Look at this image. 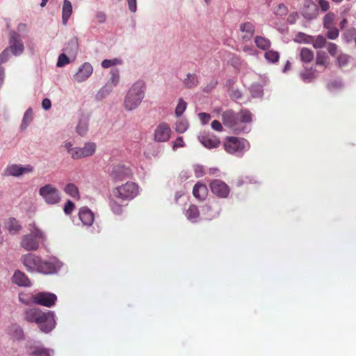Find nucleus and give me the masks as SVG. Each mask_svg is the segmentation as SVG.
<instances>
[{
	"label": "nucleus",
	"mask_w": 356,
	"mask_h": 356,
	"mask_svg": "<svg viewBox=\"0 0 356 356\" xmlns=\"http://www.w3.org/2000/svg\"><path fill=\"white\" fill-rule=\"evenodd\" d=\"M223 124L230 128L235 133H240L244 130L243 124L252 121V113L247 109H242L238 113L232 110H227L222 114Z\"/></svg>",
	"instance_id": "obj_1"
},
{
	"label": "nucleus",
	"mask_w": 356,
	"mask_h": 356,
	"mask_svg": "<svg viewBox=\"0 0 356 356\" xmlns=\"http://www.w3.org/2000/svg\"><path fill=\"white\" fill-rule=\"evenodd\" d=\"M145 93V83L141 80L136 81L129 89L124 100L127 111L136 108L142 102Z\"/></svg>",
	"instance_id": "obj_2"
},
{
	"label": "nucleus",
	"mask_w": 356,
	"mask_h": 356,
	"mask_svg": "<svg viewBox=\"0 0 356 356\" xmlns=\"http://www.w3.org/2000/svg\"><path fill=\"white\" fill-rule=\"evenodd\" d=\"M225 151L231 154L241 156L244 152L248 149L249 143L244 138L234 136L227 137L224 142Z\"/></svg>",
	"instance_id": "obj_3"
},
{
	"label": "nucleus",
	"mask_w": 356,
	"mask_h": 356,
	"mask_svg": "<svg viewBox=\"0 0 356 356\" xmlns=\"http://www.w3.org/2000/svg\"><path fill=\"white\" fill-rule=\"evenodd\" d=\"M139 193L138 186L131 181L124 184L117 186L113 191V195L122 200H131L138 195Z\"/></svg>",
	"instance_id": "obj_4"
},
{
	"label": "nucleus",
	"mask_w": 356,
	"mask_h": 356,
	"mask_svg": "<svg viewBox=\"0 0 356 356\" xmlns=\"http://www.w3.org/2000/svg\"><path fill=\"white\" fill-rule=\"evenodd\" d=\"M42 236V232L34 227L31 229L30 234L22 236L20 245L26 251L36 250L39 248Z\"/></svg>",
	"instance_id": "obj_5"
},
{
	"label": "nucleus",
	"mask_w": 356,
	"mask_h": 356,
	"mask_svg": "<svg viewBox=\"0 0 356 356\" xmlns=\"http://www.w3.org/2000/svg\"><path fill=\"white\" fill-rule=\"evenodd\" d=\"M18 300L20 303L26 306L32 305L44 306V291L36 294L26 291H20L18 293Z\"/></svg>",
	"instance_id": "obj_6"
},
{
	"label": "nucleus",
	"mask_w": 356,
	"mask_h": 356,
	"mask_svg": "<svg viewBox=\"0 0 356 356\" xmlns=\"http://www.w3.org/2000/svg\"><path fill=\"white\" fill-rule=\"evenodd\" d=\"M22 262L29 271L44 273V263L40 257L28 253L23 256Z\"/></svg>",
	"instance_id": "obj_7"
},
{
	"label": "nucleus",
	"mask_w": 356,
	"mask_h": 356,
	"mask_svg": "<svg viewBox=\"0 0 356 356\" xmlns=\"http://www.w3.org/2000/svg\"><path fill=\"white\" fill-rule=\"evenodd\" d=\"M24 319L31 323H35L42 332H44V312L38 308L25 310Z\"/></svg>",
	"instance_id": "obj_8"
},
{
	"label": "nucleus",
	"mask_w": 356,
	"mask_h": 356,
	"mask_svg": "<svg viewBox=\"0 0 356 356\" xmlns=\"http://www.w3.org/2000/svg\"><path fill=\"white\" fill-rule=\"evenodd\" d=\"M221 211V207L218 201L213 200L209 201L202 207V213L206 220H211L217 218Z\"/></svg>",
	"instance_id": "obj_9"
},
{
	"label": "nucleus",
	"mask_w": 356,
	"mask_h": 356,
	"mask_svg": "<svg viewBox=\"0 0 356 356\" xmlns=\"http://www.w3.org/2000/svg\"><path fill=\"white\" fill-rule=\"evenodd\" d=\"M33 168L31 165H22L17 164L8 165L4 170L5 176L19 177L32 172Z\"/></svg>",
	"instance_id": "obj_10"
},
{
	"label": "nucleus",
	"mask_w": 356,
	"mask_h": 356,
	"mask_svg": "<svg viewBox=\"0 0 356 356\" xmlns=\"http://www.w3.org/2000/svg\"><path fill=\"white\" fill-rule=\"evenodd\" d=\"M211 192L216 196L225 198L229 193V188L221 179H213L210 184Z\"/></svg>",
	"instance_id": "obj_11"
},
{
	"label": "nucleus",
	"mask_w": 356,
	"mask_h": 356,
	"mask_svg": "<svg viewBox=\"0 0 356 356\" xmlns=\"http://www.w3.org/2000/svg\"><path fill=\"white\" fill-rule=\"evenodd\" d=\"M171 134L170 126L165 123H160L154 130V140L156 142H166L169 140Z\"/></svg>",
	"instance_id": "obj_12"
},
{
	"label": "nucleus",
	"mask_w": 356,
	"mask_h": 356,
	"mask_svg": "<svg viewBox=\"0 0 356 356\" xmlns=\"http://www.w3.org/2000/svg\"><path fill=\"white\" fill-rule=\"evenodd\" d=\"M63 263L54 256L46 254V275H54L58 273Z\"/></svg>",
	"instance_id": "obj_13"
},
{
	"label": "nucleus",
	"mask_w": 356,
	"mask_h": 356,
	"mask_svg": "<svg viewBox=\"0 0 356 356\" xmlns=\"http://www.w3.org/2000/svg\"><path fill=\"white\" fill-rule=\"evenodd\" d=\"M110 174L114 178H124L131 177L133 170L130 166L119 163L112 167Z\"/></svg>",
	"instance_id": "obj_14"
},
{
	"label": "nucleus",
	"mask_w": 356,
	"mask_h": 356,
	"mask_svg": "<svg viewBox=\"0 0 356 356\" xmlns=\"http://www.w3.org/2000/svg\"><path fill=\"white\" fill-rule=\"evenodd\" d=\"M318 9L317 5L312 0H305L302 8V16L307 19H312L317 17Z\"/></svg>",
	"instance_id": "obj_15"
},
{
	"label": "nucleus",
	"mask_w": 356,
	"mask_h": 356,
	"mask_svg": "<svg viewBox=\"0 0 356 356\" xmlns=\"http://www.w3.org/2000/svg\"><path fill=\"white\" fill-rule=\"evenodd\" d=\"M11 282L20 287H31L32 286V282L26 275L19 270H15L11 277Z\"/></svg>",
	"instance_id": "obj_16"
},
{
	"label": "nucleus",
	"mask_w": 356,
	"mask_h": 356,
	"mask_svg": "<svg viewBox=\"0 0 356 356\" xmlns=\"http://www.w3.org/2000/svg\"><path fill=\"white\" fill-rule=\"evenodd\" d=\"M93 71L92 66L89 63H84L74 74V79L77 82H83L88 79Z\"/></svg>",
	"instance_id": "obj_17"
},
{
	"label": "nucleus",
	"mask_w": 356,
	"mask_h": 356,
	"mask_svg": "<svg viewBox=\"0 0 356 356\" xmlns=\"http://www.w3.org/2000/svg\"><path fill=\"white\" fill-rule=\"evenodd\" d=\"M10 47L15 55H19L24 50V45L20 40L19 35L16 32H11L10 35Z\"/></svg>",
	"instance_id": "obj_18"
},
{
	"label": "nucleus",
	"mask_w": 356,
	"mask_h": 356,
	"mask_svg": "<svg viewBox=\"0 0 356 356\" xmlns=\"http://www.w3.org/2000/svg\"><path fill=\"white\" fill-rule=\"evenodd\" d=\"M61 200L60 192L54 186L46 184V203L56 204Z\"/></svg>",
	"instance_id": "obj_19"
},
{
	"label": "nucleus",
	"mask_w": 356,
	"mask_h": 356,
	"mask_svg": "<svg viewBox=\"0 0 356 356\" xmlns=\"http://www.w3.org/2000/svg\"><path fill=\"white\" fill-rule=\"evenodd\" d=\"M7 334L15 341L24 339V333L22 327L17 323H11L6 330Z\"/></svg>",
	"instance_id": "obj_20"
},
{
	"label": "nucleus",
	"mask_w": 356,
	"mask_h": 356,
	"mask_svg": "<svg viewBox=\"0 0 356 356\" xmlns=\"http://www.w3.org/2000/svg\"><path fill=\"white\" fill-rule=\"evenodd\" d=\"M79 217L83 225L87 227L92 225L94 221L93 213L86 207L80 209Z\"/></svg>",
	"instance_id": "obj_21"
},
{
	"label": "nucleus",
	"mask_w": 356,
	"mask_h": 356,
	"mask_svg": "<svg viewBox=\"0 0 356 356\" xmlns=\"http://www.w3.org/2000/svg\"><path fill=\"white\" fill-rule=\"evenodd\" d=\"M27 351L30 356H44V348L40 341H29Z\"/></svg>",
	"instance_id": "obj_22"
},
{
	"label": "nucleus",
	"mask_w": 356,
	"mask_h": 356,
	"mask_svg": "<svg viewBox=\"0 0 356 356\" xmlns=\"http://www.w3.org/2000/svg\"><path fill=\"white\" fill-rule=\"evenodd\" d=\"M239 29L244 34L242 36V39L244 41H248L254 35L255 31V27L251 22H244L240 25Z\"/></svg>",
	"instance_id": "obj_23"
},
{
	"label": "nucleus",
	"mask_w": 356,
	"mask_h": 356,
	"mask_svg": "<svg viewBox=\"0 0 356 356\" xmlns=\"http://www.w3.org/2000/svg\"><path fill=\"white\" fill-rule=\"evenodd\" d=\"M208 193V189L205 184L197 182L193 187V194L194 197L200 200H203L206 198Z\"/></svg>",
	"instance_id": "obj_24"
},
{
	"label": "nucleus",
	"mask_w": 356,
	"mask_h": 356,
	"mask_svg": "<svg viewBox=\"0 0 356 356\" xmlns=\"http://www.w3.org/2000/svg\"><path fill=\"white\" fill-rule=\"evenodd\" d=\"M200 142L209 149L218 147L220 143L219 138L216 136H202L200 138Z\"/></svg>",
	"instance_id": "obj_25"
},
{
	"label": "nucleus",
	"mask_w": 356,
	"mask_h": 356,
	"mask_svg": "<svg viewBox=\"0 0 356 356\" xmlns=\"http://www.w3.org/2000/svg\"><path fill=\"white\" fill-rule=\"evenodd\" d=\"M64 50L66 53L73 56L74 58L79 50L78 38L76 37H73L72 39H70L66 44Z\"/></svg>",
	"instance_id": "obj_26"
},
{
	"label": "nucleus",
	"mask_w": 356,
	"mask_h": 356,
	"mask_svg": "<svg viewBox=\"0 0 356 356\" xmlns=\"http://www.w3.org/2000/svg\"><path fill=\"white\" fill-rule=\"evenodd\" d=\"M186 218L191 222H196L200 217V211L197 206L191 204L184 212Z\"/></svg>",
	"instance_id": "obj_27"
},
{
	"label": "nucleus",
	"mask_w": 356,
	"mask_h": 356,
	"mask_svg": "<svg viewBox=\"0 0 356 356\" xmlns=\"http://www.w3.org/2000/svg\"><path fill=\"white\" fill-rule=\"evenodd\" d=\"M72 13V6L69 0H64L62 9V22L64 25L67 24L68 19Z\"/></svg>",
	"instance_id": "obj_28"
},
{
	"label": "nucleus",
	"mask_w": 356,
	"mask_h": 356,
	"mask_svg": "<svg viewBox=\"0 0 356 356\" xmlns=\"http://www.w3.org/2000/svg\"><path fill=\"white\" fill-rule=\"evenodd\" d=\"M56 325V316L54 311L46 312V333L53 330Z\"/></svg>",
	"instance_id": "obj_29"
},
{
	"label": "nucleus",
	"mask_w": 356,
	"mask_h": 356,
	"mask_svg": "<svg viewBox=\"0 0 356 356\" xmlns=\"http://www.w3.org/2000/svg\"><path fill=\"white\" fill-rule=\"evenodd\" d=\"M254 43L259 49L265 51L268 50L271 47L270 40L263 36L257 35L254 38Z\"/></svg>",
	"instance_id": "obj_30"
},
{
	"label": "nucleus",
	"mask_w": 356,
	"mask_h": 356,
	"mask_svg": "<svg viewBox=\"0 0 356 356\" xmlns=\"http://www.w3.org/2000/svg\"><path fill=\"white\" fill-rule=\"evenodd\" d=\"M6 228L10 234H15L21 230L22 226L15 218H11L6 222Z\"/></svg>",
	"instance_id": "obj_31"
},
{
	"label": "nucleus",
	"mask_w": 356,
	"mask_h": 356,
	"mask_svg": "<svg viewBox=\"0 0 356 356\" xmlns=\"http://www.w3.org/2000/svg\"><path fill=\"white\" fill-rule=\"evenodd\" d=\"M184 84L187 88H193L198 85V77L195 74L188 73L184 80Z\"/></svg>",
	"instance_id": "obj_32"
},
{
	"label": "nucleus",
	"mask_w": 356,
	"mask_h": 356,
	"mask_svg": "<svg viewBox=\"0 0 356 356\" xmlns=\"http://www.w3.org/2000/svg\"><path fill=\"white\" fill-rule=\"evenodd\" d=\"M33 112L31 108H29L24 114L20 129L24 131L26 129L31 122L33 120Z\"/></svg>",
	"instance_id": "obj_33"
},
{
	"label": "nucleus",
	"mask_w": 356,
	"mask_h": 356,
	"mask_svg": "<svg viewBox=\"0 0 356 356\" xmlns=\"http://www.w3.org/2000/svg\"><path fill=\"white\" fill-rule=\"evenodd\" d=\"M280 53L273 49L267 50L264 54L265 59L270 63L275 64L278 63L280 60Z\"/></svg>",
	"instance_id": "obj_34"
},
{
	"label": "nucleus",
	"mask_w": 356,
	"mask_h": 356,
	"mask_svg": "<svg viewBox=\"0 0 356 356\" xmlns=\"http://www.w3.org/2000/svg\"><path fill=\"white\" fill-rule=\"evenodd\" d=\"M300 60L304 63H310L314 59L313 51L308 48H302L300 52Z\"/></svg>",
	"instance_id": "obj_35"
},
{
	"label": "nucleus",
	"mask_w": 356,
	"mask_h": 356,
	"mask_svg": "<svg viewBox=\"0 0 356 356\" xmlns=\"http://www.w3.org/2000/svg\"><path fill=\"white\" fill-rule=\"evenodd\" d=\"M300 77L305 81L311 82L316 77V70L312 67L306 69L300 73Z\"/></svg>",
	"instance_id": "obj_36"
},
{
	"label": "nucleus",
	"mask_w": 356,
	"mask_h": 356,
	"mask_svg": "<svg viewBox=\"0 0 356 356\" xmlns=\"http://www.w3.org/2000/svg\"><path fill=\"white\" fill-rule=\"evenodd\" d=\"M83 158L92 156L96 150V145L94 143H86L81 148Z\"/></svg>",
	"instance_id": "obj_37"
},
{
	"label": "nucleus",
	"mask_w": 356,
	"mask_h": 356,
	"mask_svg": "<svg viewBox=\"0 0 356 356\" xmlns=\"http://www.w3.org/2000/svg\"><path fill=\"white\" fill-rule=\"evenodd\" d=\"M65 192L70 195L72 197L74 198H79V193L78 191V188L73 184H68L65 186Z\"/></svg>",
	"instance_id": "obj_38"
},
{
	"label": "nucleus",
	"mask_w": 356,
	"mask_h": 356,
	"mask_svg": "<svg viewBox=\"0 0 356 356\" xmlns=\"http://www.w3.org/2000/svg\"><path fill=\"white\" fill-rule=\"evenodd\" d=\"M88 129V123L86 119L80 120L79 124L76 127V132L81 135L84 136L86 134Z\"/></svg>",
	"instance_id": "obj_39"
},
{
	"label": "nucleus",
	"mask_w": 356,
	"mask_h": 356,
	"mask_svg": "<svg viewBox=\"0 0 356 356\" xmlns=\"http://www.w3.org/2000/svg\"><path fill=\"white\" fill-rule=\"evenodd\" d=\"M335 18V15L330 12L327 13L323 17V26L325 29H330L333 26V22Z\"/></svg>",
	"instance_id": "obj_40"
},
{
	"label": "nucleus",
	"mask_w": 356,
	"mask_h": 356,
	"mask_svg": "<svg viewBox=\"0 0 356 356\" xmlns=\"http://www.w3.org/2000/svg\"><path fill=\"white\" fill-rule=\"evenodd\" d=\"M188 124L186 120L180 119L176 122L175 130L177 132L182 134L188 129Z\"/></svg>",
	"instance_id": "obj_41"
},
{
	"label": "nucleus",
	"mask_w": 356,
	"mask_h": 356,
	"mask_svg": "<svg viewBox=\"0 0 356 356\" xmlns=\"http://www.w3.org/2000/svg\"><path fill=\"white\" fill-rule=\"evenodd\" d=\"M57 296L50 292H46V307H52L56 305Z\"/></svg>",
	"instance_id": "obj_42"
},
{
	"label": "nucleus",
	"mask_w": 356,
	"mask_h": 356,
	"mask_svg": "<svg viewBox=\"0 0 356 356\" xmlns=\"http://www.w3.org/2000/svg\"><path fill=\"white\" fill-rule=\"evenodd\" d=\"M187 104L184 99H180L178 104L175 108V115L177 117H180L186 108Z\"/></svg>",
	"instance_id": "obj_43"
},
{
	"label": "nucleus",
	"mask_w": 356,
	"mask_h": 356,
	"mask_svg": "<svg viewBox=\"0 0 356 356\" xmlns=\"http://www.w3.org/2000/svg\"><path fill=\"white\" fill-rule=\"evenodd\" d=\"M327 60V56L325 52H318L316 58V64L317 65L326 66Z\"/></svg>",
	"instance_id": "obj_44"
},
{
	"label": "nucleus",
	"mask_w": 356,
	"mask_h": 356,
	"mask_svg": "<svg viewBox=\"0 0 356 356\" xmlns=\"http://www.w3.org/2000/svg\"><path fill=\"white\" fill-rule=\"evenodd\" d=\"M122 64V60L118 58H114L113 60L109 59H104L102 62V66L104 68H108L111 66L116 65H120Z\"/></svg>",
	"instance_id": "obj_45"
},
{
	"label": "nucleus",
	"mask_w": 356,
	"mask_h": 356,
	"mask_svg": "<svg viewBox=\"0 0 356 356\" xmlns=\"http://www.w3.org/2000/svg\"><path fill=\"white\" fill-rule=\"evenodd\" d=\"M274 13L278 16H284L288 13V8L284 3H280L275 8Z\"/></svg>",
	"instance_id": "obj_46"
},
{
	"label": "nucleus",
	"mask_w": 356,
	"mask_h": 356,
	"mask_svg": "<svg viewBox=\"0 0 356 356\" xmlns=\"http://www.w3.org/2000/svg\"><path fill=\"white\" fill-rule=\"evenodd\" d=\"M70 63V58L64 53L59 55L56 65L58 67H63Z\"/></svg>",
	"instance_id": "obj_47"
},
{
	"label": "nucleus",
	"mask_w": 356,
	"mask_h": 356,
	"mask_svg": "<svg viewBox=\"0 0 356 356\" xmlns=\"http://www.w3.org/2000/svg\"><path fill=\"white\" fill-rule=\"evenodd\" d=\"M337 61L339 67H345L348 63L349 56L341 54L337 56Z\"/></svg>",
	"instance_id": "obj_48"
},
{
	"label": "nucleus",
	"mask_w": 356,
	"mask_h": 356,
	"mask_svg": "<svg viewBox=\"0 0 356 356\" xmlns=\"http://www.w3.org/2000/svg\"><path fill=\"white\" fill-rule=\"evenodd\" d=\"M326 44V40L322 35H318L313 43V47L315 49H321Z\"/></svg>",
	"instance_id": "obj_49"
},
{
	"label": "nucleus",
	"mask_w": 356,
	"mask_h": 356,
	"mask_svg": "<svg viewBox=\"0 0 356 356\" xmlns=\"http://www.w3.org/2000/svg\"><path fill=\"white\" fill-rule=\"evenodd\" d=\"M327 32L326 36L330 40H335L339 37V31L337 27L331 26L330 29H327Z\"/></svg>",
	"instance_id": "obj_50"
},
{
	"label": "nucleus",
	"mask_w": 356,
	"mask_h": 356,
	"mask_svg": "<svg viewBox=\"0 0 356 356\" xmlns=\"http://www.w3.org/2000/svg\"><path fill=\"white\" fill-rule=\"evenodd\" d=\"M69 154L73 159H79L83 158L81 148L75 147L73 149L69 150Z\"/></svg>",
	"instance_id": "obj_51"
},
{
	"label": "nucleus",
	"mask_w": 356,
	"mask_h": 356,
	"mask_svg": "<svg viewBox=\"0 0 356 356\" xmlns=\"http://www.w3.org/2000/svg\"><path fill=\"white\" fill-rule=\"evenodd\" d=\"M110 207L113 212L115 214H120L122 213V206L117 203L115 201L111 200L110 201Z\"/></svg>",
	"instance_id": "obj_52"
},
{
	"label": "nucleus",
	"mask_w": 356,
	"mask_h": 356,
	"mask_svg": "<svg viewBox=\"0 0 356 356\" xmlns=\"http://www.w3.org/2000/svg\"><path fill=\"white\" fill-rule=\"evenodd\" d=\"M74 204L71 200H67L65 203L63 210L66 215H70L74 209Z\"/></svg>",
	"instance_id": "obj_53"
},
{
	"label": "nucleus",
	"mask_w": 356,
	"mask_h": 356,
	"mask_svg": "<svg viewBox=\"0 0 356 356\" xmlns=\"http://www.w3.org/2000/svg\"><path fill=\"white\" fill-rule=\"evenodd\" d=\"M327 49L328 53L332 56H336L337 51H338V46L332 42H329L327 45Z\"/></svg>",
	"instance_id": "obj_54"
},
{
	"label": "nucleus",
	"mask_w": 356,
	"mask_h": 356,
	"mask_svg": "<svg viewBox=\"0 0 356 356\" xmlns=\"http://www.w3.org/2000/svg\"><path fill=\"white\" fill-rule=\"evenodd\" d=\"M193 170L195 172V175L196 177H202L206 175L204 172V168L202 165H196L193 166Z\"/></svg>",
	"instance_id": "obj_55"
},
{
	"label": "nucleus",
	"mask_w": 356,
	"mask_h": 356,
	"mask_svg": "<svg viewBox=\"0 0 356 356\" xmlns=\"http://www.w3.org/2000/svg\"><path fill=\"white\" fill-rule=\"evenodd\" d=\"M111 91V88H108V87L105 86V87H103L102 88L99 92H97V97L98 98H103L106 95H108L110 92Z\"/></svg>",
	"instance_id": "obj_56"
},
{
	"label": "nucleus",
	"mask_w": 356,
	"mask_h": 356,
	"mask_svg": "<svg viewBox=\"0 0 356 356\" xmlns=\"http://www.w3.org/2000/svg\"><path fill=\"white\" fill-rule=\"evenodd\" d=\"M9 56V51L8 49L3 50L0 54V65L6 63Z\"/></svg>",
	"instance_id": "obj_57"
},
{
	"label": "nucleus",
	"mask_w": 356,
	"mask_h": 356,
	"mask_svg": "<svg viewBox=\"0 0 356 356\" xmlns=\"http://www.w3.org/2000/svg\"><path fill=\"white\" fill-rule=\"evenodd\" d=\"M318 4L323 12H326L330 8V3L326 0H318Z\"/></svg>",
	"instance_id": "obj_58"
},
{
	"label": "nucleus",
	"mask_w": 356,
	"mask_h": 356,
	"mask_svg": "<svg viewBox=\"0 0 356 356\" xmlns=\"http://www.w3.org/2000/svg\"><path fill=\"white\" fill-rule=\"evenodd\" d=\"M199 118L200 119L202 124H205L209 122L211 119V115L206 113H200L198 115Z\"/></svg>",
	"instance_id": "obj_59"
},
{
	"label": "nucleus",
	"mask_w": 356,
	"mask_h": 356,
	"mask_svg": "<svg viewBox=\"0 0 356 356\" xmlns=\"http://www.w3.org/2000/svg\"><path fill=\"white\" fill-rule=\"evenodd\" d=\"M211 127L213 130L215 131H222V126L221 124V123L218 121V120H213L212 122H211Z\"/></svg>",
	"instance_id": "obj_60"
},
{
	"label": "nucleus",
	"mask_w": 356,
	"mask_h": 356,
	"mask_svg": "<svg viewBox=\"0 0 356 356\" xmlns=\"http://www.w3.org/2000/svg\"><path fill=\"white\" fill-rule=\"evenodd\" d=\"M111 73H112V76H111V81L114 85H116L118 83L119 79H120L118 71L113 70L111 72Z\"/></svg>",
	"instance_id": "obj_61"
},
{
	"label": "nucleus",
	"mask_w": 356,
	"mask_h": 356,
	"mask_svg": "<svg viewBox=\"0 0 356 356\" xmlns=\"http://www.w3.org/2000/svg\"><path fill=\"white\" fill-rule=\"evenodd\" d=\"M96 19L99 23H104L106 19V15L103 12H97L96 13Z\"/></svg>",
	"instance_id": "obj_62"
},
{
	"label": "nucleus",
	"mask_w": 356,
	"mask_h": 356,
	"mask_svg": "<svg viewBox=\"0 0 356 356\" xmlns=\"http://www.w3.org/2000/svg\"><path fill=\"white\" fill-rule=\"evenodd\" d=\"M230 97L235 100L240 99L242 97V93L239 90H234L232 91Z\"/></svg>",
	"instance_id": "obj_63"
},
{
	"label": "nucleus",
	"mask_w": 356,
	"mask_h": 356,
	"mask_svg": "<svg viewBox=\"0 0 356 356\" xmlns=\"http://www.w3.org/2000/svg\"><path fill=\"white\" fill-rule=\"evenodd\" d=\"M298 18V13L293 12V13H291L289 15V17L287 18V21H288L289 23L292 24H294L296 22Z\"/></svg>",
	"instance_id": "obj_64"
}]
</instances>
